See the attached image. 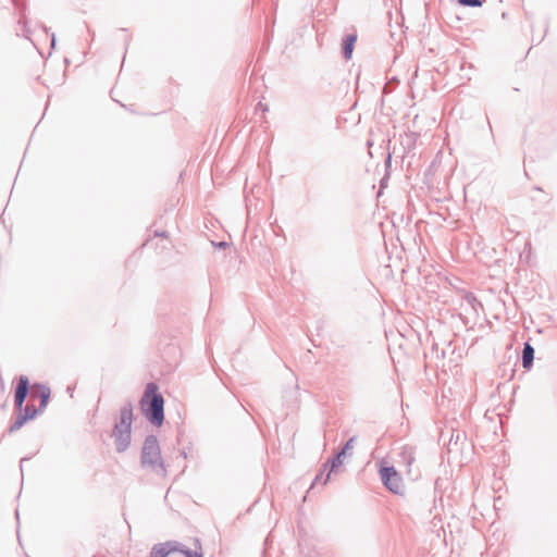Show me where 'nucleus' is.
<instances>
[{
  "mask_svg": "<svg viewBox=\"0 0 557 557\" xmlns=\"http://www.w3.org/2000/svg\"><path fill=\"white\" fill-rule=\"evenodd\" d=\"M134 413L132 404L124 405L120 410L119 420L111 433L116 453H125L132 444V426Z\"/></svg>",
  "mask_w": 557,
  "mask_h": 557,
  "instance_id": "1",
  "label": "nucleus"
},
{
  "mask_svg": "<svg viewBox=\"0 0 557 557\" xmlns=\"http://www.w3.org/2000/svg\"><path fill=\"white\" fill-rule=\"evenodd\" d=\"M140 410L148 421L160 426L164 419V400L154 383H148L139 401Z\"/></svg>",
  "mask_w": 557,
  "mask_h": 557,
  "instance_id": "2",
  "label": "nucleus"
},
{
  "mask_svg": "<svg viewBox=\"0 0 557 557\" xmlns=\"http://www.w3.org/2000/svg\"><path fill=\"white\" fill-rule=\"evenodd\" d=\"M141 465L149 468L152 472L160 476H165L166 471L161 458L158 440L154 436H148L143 445Z\"/></svg>",
  "mask_w": 557,
  "mask_h": 557,
  "instance_id": "3",
  "label": "nucleus"
},
{
  "mask_svg": "<svg viewBox=\"0 0 557 557\" xmlns=\"http://www.w3.org/2000/svg\"><path fill=\"white\" fill-rule=\"evenodd\" d=\"M381 480L386 488L398 494L403 488V481L394 467H382L380 470Z\"/></svg>",
  "mask_w": 557,
  "mask_h": 557,
  "instance_id": "4",
  "label": "nucleus"
},
{
  "mask_svg": "<svg viewBox=\"0 0 557 557\" xmlns=\"http://www.w3.org/2000/svg\"><path fill=\"white\" fill-rule=\"evenodd\" d=\"M176 557H202V547L198 539H195L191 547L176 542Z\"/></svg>",
  "mask_w": 557,
  "mask_h": 557,
  "instance_id": "5",
  "label": "nucleus"
},
{
  "mask_svg": "<svg viewBox=\"0 0 557 557\" xmlns=\"http://www.w3.org/2000/svg\"><path fill=\"white\" fill-rule=\"evenodd\" d=\"M28 392V379L26 376H21L18 379V384L15 391V406L18 410L23 408V404L27 396Z\"/></svg>",
  "mask_w": 557,
  "mask_h": 557,
  "instance_id": "6",
  "label": "nucleus"
},
{
  "mask_svg": "<svg viewBox=\"0 0 557 557\" xmlns=\"http://www.w3.org/2000/svg\"><path fill=\"white\" fill-rule=\"evenodd\" d=\"M39 410L27 406L23 413L18 414L14 423L10 426V431L14 432L20 430L28 420L34 419Z\"/></svg>",
  "mask_w": 557,
  "mask_h": 557,
  "instance_id": "7",
  "label": "nucleus"
},
{
  "mask_svg": "<svg viewBox=\"0 0 557 557\" xmlns=\"http://www.w3.org/2000/svg\"><path fill=\"white\" fill-rule=\"evenodd\" d=\"M356 41H357V35L355 33L348 34L343 38L342 48H343V57L345 60L351 59Z\"/></svg>",
  "mask_w": 557,
  "mask_h": 557,
  "instance_id": "8",
  "label": "nucleus"
},
{
  "mask_svg": "<svg viewBox=\"0 0 557 557\" xmlns=\"http://www.w3.org/2000/svg\"><path fill=\"white\" fill-rule=\"evenodd\" d=\"M174 552V544L172 542L157 544L152 547L150 557H168Z\"/></svg>",
  "mask_w": 557,
  "mask_h": 557,
  "instance_id": "9",
  "label": "nucleus"
},
{
  "mask_svg": "<svg viewBox=\"0 0 557 557\" xmlns=\"http://www.w3.org/2000/svg\"><path fill=\"white\" fill-rule=\"evenodd\" d=\"M344 451H339L337 453L336 456H334L332 459H330L325 465H324V468L327 469L330 467V469L327 470V473L325 474V480L323 483H326L330 479V475L331 473L338 467L342 466L343 463V457H344Z\"/></svg>",
  "mask_w": 557,
  "mask_h": 557,
  "instance_id": "10",
  "label": "nucleus"
},
{
  "mask_svg": "<svg viewBox=\"0 0 557 557\" xmlns=\"http://www.w3.org/2000/svg\"><path fill=\"white\" fill-rule=\"evenodd\" d=\"M533 359H534V348L529 343H525L523 350H522L523 368L530 369L533 364Z\"/></svg>",
  "mask_w": 557,
  "mask_h": 557,
  "instance_id": "11",
  "label": "nucleus"
},
{
  "mask_svg": "<svg viewBox=\"0 0 557 557\" xmlns=\"http://www.w3.org/2000/svg\"><path fill=\"white\" fill-rule=\"evenodd\" d=\"M39 389H40V406H39L38 410L41 411L46 408L51 392H50V388L46 385H40Z\"/></svg>",
  "mask_w": 557,
  "mask_h": 557,
  "instance_id": "12",
  "label": "nucleus"
},
{
  "mask_svg": "<svg viewBox=\"0 0 557 557\" xmlns=\"http://www.w3.org/2000/svg\"><path fill=\"white\" fill-rule=\"evenodd\" d=\"M462 301L471 307L473 310H476V305H480L476 298L471 293H466L462 297Z\"/></svg>",
  "mask_w": 557,
  "mask_h": 557,
  "instance_id": "13",
  "label": "nucleus"
},
{
  "mask_svg": "<svg viewBox=\"0 0 557 557\" xmlns=\"http://www.w3.org/2000/svg\"><path fill=\"white\" fill-rule=\"evenodd\" d=\"M458 2L463 7H481L483 3V0H458Z\"/></svg>",
  "mask_w": 557,
  "mask_h": 557,
  "instance_id": "14",
  "label": "nucleus"
},
{
  "mask_svg": "<svg viewBox=\"0 0 557 557\" xmlns=\"http://www.w3.org/2000/svg\"><path fill=\"white\" fill-rule=\"evenodd\" d=\"M355 437H350L346 444L344 445V447L341 449V451H344V455L346 456L347 451L351 450L354 448V444H355Z\"/></svg>",
  "mask_w": 557,
  "mask_h": 557,
  "instance_id": "15",
  "label": "nucleus"
},
{
  "mask_svg": "<svg viewBox=\"0 0 557 557\" xmlns=\"http://www.w3.org/2000/svg\"><path fill=\"white\" fill-rule=\"evenodd\" d=\"M325 470H326V469L324 468V470H322L320 473H318V474L315 475L314 482H313V484H312V486H311V487H313V486H314V484H317V483H319V482H321L322 484H324L323 482H324V480H325V476H324V471H325Z\"/></svg>",
  "mask_w": 557,
  "mask_h": 557,
  "instance_id": "16",
  "label": "nucleus"
},
{
  "mask_svg": "<svg viewBox=\"0 0 557 557\" xmlns=\"http://www.w3.org/2000/svg\"><path fill=\"white\" fill-rule=\"evenodd\" d=\"M212 245L215 248H219V249H224L225 247H227V243L226 242H219V243L212 242Z\"/></svg>",
  "mask_w": 557,
  "mask_h": 557,
  "instance_id": "17",
  "label": "nucleus"
},
{
  "mask_svg": "<svg viewBox=\"0 0 557 557\" xmlns=\"http://www.w3.org/2000/svg\"><path fill=\"white\" fill-rule=\"evenodd\" d=\"M405 458H406V463H407V466H411V463H412V462H413V460H414V458H413V456H412V451H409V453H408V456H405Z\"/></svg>",
  "mask_w": 557,
  "mask_h": 557,
  "instance_id": "18",
  "label": "nucleus"
},
{
  "mask_svg": "<svg viewBox=\"0 0 557 557\" xmlns=\"http://www.w3.org/2000/svg\"><path fill=\"white\" fill-rule=\"evenodd\" d=\"M54 45H55V38H54V36H52L51 46L54 47Z\"/></svg>",
  "mask_w": 557,
  "mask_h": 557,
  "instance_id": "19",
  "label": "nucleus"
},
{
  "mask_svg": "<svg viewBox=\"0 0 557 557\" xmlns=\"http://www.w3.org/2000/svg\"><path fill=\"white\" fill-rule=\"evenodd\" d=\"M181 455H182L184 458H187V453H186L185 450H183V451L181 453Z\"/></svg>",
  "mask_w": 557,
  "mask_h": 557,
  "instance_id": "20",
  "label": "nucleus"
}]
</instances>
